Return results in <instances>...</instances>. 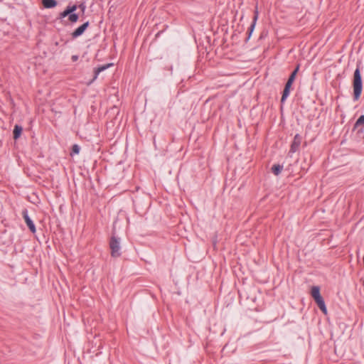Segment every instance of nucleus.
I'll use <instances>...</instances> for the list:
<instances>
[{
    "label": "nucleus",
    "instance_id": "nucleus-1",
    "mask_svg": "<svg viewBox=\"0 0 364 364\" xmlns=\"http://www.w3.org/2000/svg\"><path fill=\"white\" fill-rule=\"evenodd\" d=\"M363 90L362 80L360 68H357L353 75V96L354 100H358L361 95Z\"/></svg>",
    "mask_w": 364,
    "mask_h": 364
},
{
    "label": "nucleus",
    "instance_id": "nucleus-2",
    "mask_svg": "<svg viewBox=\"0 0 364 364\" xmlns=\"http://www.w3.org/2000/svg\"><path fill=\"white\" fill-rule=\"evenodd\" d=\"M311 296L315 300L319 309L322 311L324 314H327V309L324 302L323 299L321 296L320 289L317 286H314L311 288Z\"/></svg>",
    "mask_w": 364,
    "mask_h": 364
},
{
    "label": "nucleus",
    "instance_id": "nucleus-3",
    "mask_svg": "<svg viewBox=\"0 0 364 364\" xmlns=\"http://www.w3.org/2000/svg\"><path fill=\"white\" fill-rule=\"evenodd\" d=\"M110 249H111V255L113 257H118L120 256V245L119 240L115 237H112L110 243H109Z\"/></svg>",
    "mask_w": 364,
    "mask_h": 364
},
{
    "label": "nucleus",
    "instance_id": "nucleus-4",
    "mask_svg": "<svg viewBox=\"0 0 364 364\" xmlns=\"http://www.w3.org/2000/svg\"><path fill=\"white\" fill-rule=\"evenodd\" d=\"M23 216L25 222H26V225H28V228L30 229V230L33 233L36 232L35 225L33 223V221L31 220V219L29 218V216L28 215V213H27V210H25L23 211Z\"/></svg>",
    "mask_w": 364,
    "mask_h": 364
},
{
    "label": "nucleus",
    "instance_id": "nucleus-5",
    "mask_svg": "<svg viewBox=\"0 0 364 364\" xmlns=\"http://www.w3.org/2000/svg\"><path fill=\"white\" fill-rule=\"evenodd\" d=\"M89 26V22L87 21L85 23H84L82 25H81L80 26H79L77 29H75L73 33H72V36L73 38H77L80 36H81L84 31L86 30V28L88 27Z\"/></svg>",
    "mask_w": 364,
    "mask_h": 364
},
{
    "label": "nucleus",
    "instance_id": "nucleus-6",
    "mask_svg": "<svg viewBox=\"0 0 364 364\" xmlns=\"http://www.w3.org/2000/svg\"><path fill=\"white\" fill-rule=\"evenodd\" d=\"M301 141V138L299 134H296L294 141L292 142V144L291 146V151L292 152H295L299 147Z\"/></svg>",
    "mask_w": 364,
    "mask_h": 364
},
{
    "label": "nucleus",
    "instance_id": "nucleus-7",
    "mask_svg": "<svg viewBox=\"0 0 364 364\" xmlns=\"http://www.w3.org/2000/svg\"><path fill=\"white\" fill-rule=\"evenodd\" d=\"M291 87V84H288V83H286V85H285V87H284V90L283 91V94H282V99H281V102L283 103L285 100L287 99V97L289 96V92H290V88Z\"/></svg>",
    "mask_w": 364,
    "mask_h": 364
},
{
    "label": "nucleus",
    "instance_id": "nucleus-8",
    "mask_svg": "<svg viewBox=\"0 0 364 364\" xmlns=\"http://www.w3.org/2000/svg\"><path fill=\"white\" fill-rule=\"evenodd\" d=\"M42 4L46 9L53 8L57 5L55 0H42Z\"/></svg>",
    "mask_w": 364,
    "mask_h": 364
},
{
    "label": "nucleus",
    "instance_id": "nucleus-9",
    "mask_svg": "<svg viewBox=\"0 0 364 364\" xmlns=\"http://www.w3.org/2000/svg\"><path fill=\"white\" fill-rule=\"evenodd\" d=\"M22 127L21 126H18V125H16L14 127V139H17L21 134V132H22Z\"/></svg>",
    "mask_w": 364,
    "mask_h": 364
},
{
    "label": "nucleus",
    "instance_id": "nucleus-10",
    "mask_svg": "<svg viewBox=\"0 0 364 364\" xmlns=\"http://www.w3.org/2000/svg\"><path fill=\"white\" fill-rule=\"evenodd\" d=\"M112 64H107L106 65H102L101 67H99L97 68L95 71V77H94V80L97 78V75H99V73L102 71H104L105 70H106L107 68H109V66H111Z\"/></svg>",
    "mask_w": 364,
    "mask_h": 364
},
{
    "label": "nucleus",
    "instance_id": "nucleus-11",
    "mask_svg": "<svg viewBox=\"0 0 364 364\" xmlns=\"http://www.w3.org/2000/svg\"><path fill=\"white\" fill-rule=\"evenodd\" d=\"M283 167L279 164H275L272 166V171L276 175L278 176L282 171Z\"/></svg>",
    "mask_w": 364,
    "mask_h": 364
},
{
    "label": "nucleus",
    "instance_id": "nucleus-12",
    "mask_svg": "<svg viewBox=\"0 0 364 364\" xmlns=\"http://www.w3.org/2000/svg\"><path fill=\"white\" fill-rule=\"evenodd\" d=\"M258 18V11H257V9L256 8L255 11V16H254V18H253V22L250 26V33L252 32L255 26V24H256V22H257V20Z\"/></svg>",
    "mask_w": 364,
    "mask_h": 364
},
{
    "label": "nucleus",
    "instance_id": "nucleus-13",
    "mask_svg": "<svg viewBox=\"0 0 364 364\" xmlns=\"http://www.w3.org/2000/svg\"><path fill=\"white\" fill-rule=\"evenodd\" d=\"M68 18H69L70 22L75 23L78 20V16L76 14L71 13V14H69Z\"/></svg>",
    "mask_w": 364,
    "mask_h": 364
},
{
    "label": "nucleus",
    "instance_id": "nucleus-14",
    "mask_svg": "<svg viewBox=\"0 0 364 364\" xmlns=\"http://www.w3.org/2000/svg\"><path fill=\"white\" fill-rule=\"evenodd\" d=\"M364 124V115H361L355 122V126L358 127L360 124Z\"/></svg>",
    "mask_w": 364,
    "mask_h": 364
},
{
    "label": "nucleus",
    "instance_id": "nucleus-15",
    "mask_svg": "<svg viewBox=\"0 0 364 364\" xmlns=\"http://www.w3.org/2000/svg\"><path fill=\"white\" fill-rule=\"evenodd\" d=\"M299 70V65L296 68V69L292 72V73L291 74V75L289 76V79H291L292 80L294 81L295 80V77L296 75V73Z\"/></svg>",
    "mask_w": 364,
    "mask_h": 364
},
{
    "label": "nucleus",
    "instance_id": "nucleus-16",
    "mask_svg": "<svg viewBox=\"0 0 364 364\" xmlns=\"http://www.w3.org/2000/svg\"><path fill=\"white\" fill-rule=\"evenodd\" d=\"M66 9L68 11L70 14L73 13L77 9L76 5L68 6Z\"/></svg>",
    "mask_w": 364,
    "mask_h": 364
},
{
    "label": "nucleus",
    "instance_id": "nucleus-17",
    "mask_svg": "<svg viewBox=\"0 0 364 364\" xmlns=\"http://www.w3.org/2000/svg\"><path fill=\"white\" fill-rule=\"evenodd\" d=\"M72 151L73 154H77L80 151V147L77 144L73 145Z\"/></svg>",
    "mask_w": 364,
    "mask_h": 364
},
{
    "label": "nucleus",
    "instance_id": "nucleus-18",
    "mask_svg": "<svg viewBox=\"0 0 364 364\" xmlns=\"http://www.w3.org/2000/svg\"><path fill=\"white\" fill-rule=\"evenodd\" d=\"M70 13L68 12V11L65 9V11H63V12H61L60 14V18H65L68 16H69Z\"/></svg>",
    "mask_w": 364,
    "mask_h": 364
},
{
    "label": "nucleus",
    "instance_id": "nucleus-19",
    "mask_svg": "<svg viewBox=\"0 0 364 364\" xmlns=\"http://www.w3.org/2000/svg\"><path fill=\"white\" fill-rule=\"evenodd\" d=\"M79 8L81 9V11H82V12H84V11H85V4H81L79 6Z\"/></svg>",
    "mask_w": 364,
    "mask_h": 364
},
{
    "label": "nucleus",
    "instance_id": "nucleus-20",
    "mask_svg": "<svg viewBox=\"0 0 364 364\" xmlns=\"http://www.w3.org/2000/svg\"><path fill=\"white\" fill-rule=\"evenodd\" d=\"M293 82H294V80H292L291 79L289 78L287 82V83L292 85Z\"/></svg>",
    "mask_w": 364,
    "mask_h": 364
},
{
    "label": "nucleus",
    "instance_id": "nucleus-21",
    "mask_svg": "<svg viewBox=\"0 0 364 364\" xmlns=\"http://www.w3.org/2000/svg\"><path fill=\"white\" fill-rule=\"evenodd\" d=\"M72 59H73L74 61H75V60H77V55H73V56L72 57Z\"/></svg>",
    "mask_w": 364,
    "mask_h": 364
}]
</instances>
